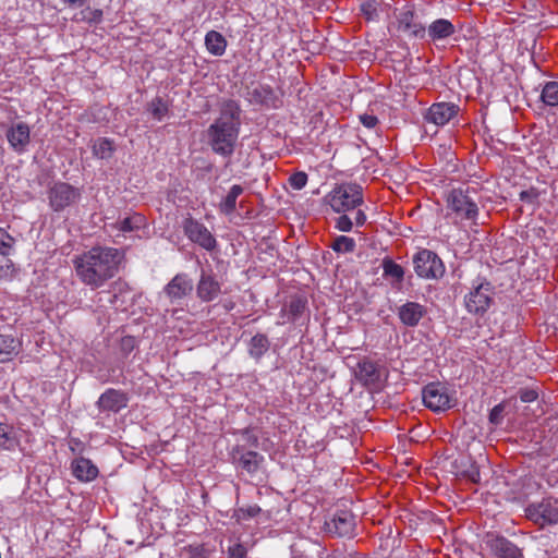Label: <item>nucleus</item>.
Listing matches in <instances>:
<instances>
[{"label":"nucleus","mask_w":558,"mask_h":558,"mask_svg":"<svg viewBox=\"0 0 558 558\" xmlns=\"http://www.w3.org/2000/svg\"><path fill=\"white\" fill-rule=\"evenodd\" d=\"M525 512L529 519L542 526L545 524H557L558 499L554 497L543 498L539 502L530 504Z\"/></svg>","instance_id":"0eeeda50"},{"label":"nucleus","mask_w":558,"mask_h":558,"mask_svg":"<svg viewBox=\"0 0 558 558\" xmlns=\"http://www.w3.org/2000/svg\"><path fill=\"white\" fill-rule=\"evenodd\" d=\"M184 234L193 243L198 244L206 251H213L217 246V241L210 231L199 221L193 218H186L183 222Z\"/></svg>","instance_id":"f8f14e48"},{"label":"nucleus","mask_w":558,"mask_h":558,"mask_svg":"<svg viewBox=\"0 0 558 558\" xmlns=\"http://www.w3.org/2000/svg\"><path fill=\"white\" fill-rule=\"evenodd\" d=\"M243 193V187L239 184H234L231 186L227 196L220 203V211L225 215H231L235 211L236 208V199Z\"/></svg>","instance_id":"c85d7f7f"},{"label":"nucleus","mask_w":558,"mask_h":558,"mask_svg":"<svg viewBox=\"0 0 558 558\" xmlns=\"http://www.w3.org/2000/svg\"><path fill=\"white\" fill-rule=\"evenodd\" d=\"M341 214L342 215L336 219V228L342 232H350L354 223L352 219L348 215H345V213Z\"/></svg>","instance_id":"c03bdc74"},{"label":"nucleus","mask_w":558,"mask_h":558,"mask_svg":"<svg viewBox=\"0 0 558 558\" xmlns=\"http://www.w3.org/2000/svg\"><path fill=\"white\" fill-rule=\"evenodd\" d=\"M102 10L90 9L89 7L81 10L73 16L75 22H86L88 24H99L102 21Z\"/></svg>","instance_id":"c756f323"},{"label":"nucleus","mask_w":558,"mask_h":558,"mask_svg":"<svg viewBox=\"0 0 558 558\" xmlns=\"http://www.w3.org/2000/svg\"><path fill=\"white\" fill-rule=\"evenodd\" d=\"M383 270L386 277H391L398 282H401L404 277V270L402 266L393 262L392 259L386 258L383 260Z\"/></svg>","instance_id":"c9c22d12"},{"label":"nucleus","mask_w":558,"mask_h":558,"mask_svg":"<svg viewBox=\"0 0 558 558\" xmlns=\"http://www.w3.org/2000/svg\"><path fill=\"white\" fill-rule=\"evenodd\" d=\"M114 150L113 142L109 138H98L93 145V154L100 159H109Z\"/></svg>","instance_id":"2f4dec72"},{"label":"nucleus","mask_w":558,"mask_h":558,"mask_svg":"<svg viewBox=\"0 0 558 558\" xmlns=\"http://www.w3.org/2000/svg\"><path fill=\"white\" fill-rule=\"evenodd\" d=\"M485 543L494 558H524L522 549L504 535L488 533Z\"/></svg>","instance_id":"9b49d317"},{"label":"nucleus","mask_w":558,"mask_h":558,"mask_svg":"<svg viewBox=\"0 0 558 558\" xmlns=\"http://www.w3.org/2000/svg\"><path fill=\"white\" fill-rule=\"evenodd\" d=\"M423 402L426 408L434 412H442L450 409L451 398L447 388L440 383H430L423 388Z\"/></svg>","instance_id":"9d476101"},{"label":"nucleus","mask_w":558,"mask_h":558,"mask_svg":"<svg viewBox=\"0 0 558 558\" xmlns=\"http://www.w3.org/2000/svg\"><path fill=\"white\" fill-rule=\"evenodd\" d=\"M205 46L209 53L220 57L226 52L227 40L216 31H209L205 36Z\"/></svg>","instance_id":"393cba45"},{"label":"nucleus","mask_w":558,"mask_h":558,"mask_svg":"<svg viewBox=\"0 0 558 558\" xmlns=\"http://www.w3.org/2000/svg\"><path fill=\"white\" fill-rule=\"evenodd\" d=\"M7 138L11 147L22 153L29 143V128L26 123L20 122L7 131Z\"/></svg>","instance_id":"412c9836"},{"label":"nucleus","mask_w":558,"mask_h":558,"mask_svg":"<svg viewBox=\"0 0 558 558\" xmlns=\"http://www.w3.org/2000/svg\"><path fill=\"white\" fill-rule=\"evenodd\" d=\"M539 192L532 187L530 190H524L520 193V199L527 204H535L538 199Z\"/></svg>","instance_id":"a18cd8bd"},{"label":"nucleus","mask_w":558,"mask_h":558,"mask_svg":"<svg viewBox=\"0 0 558 558\" xmlns=\"http://www.w3.org/2000/svg\"><path fill=\"white\" fill-rule=\"evenodd\" d=\"M325 201L335 213L341 214L350 211L363 204L362 187L355 183L337 184L325 196Z\"/></svg>","instance_id":"20e7f679"},{"label":"nucleus","mask_w":558,"mask_h":558,"mask_svg":"<svg viewBox=\"0 0 558 558\" xmlns=\"http://www.w3.org/2000/svg\"><path fill=\"white\" fill-rule=\"evenodd\" d=\"M240 105L232 99L221 104L218 118L205 131L206 143L211 151L222 158H231L235 151L241 129Z\"/></svg>","instance_id":"f03ea898"},{"label":"nucleus","mask_w":558,"mask_h":558,"mask_svg":"<svg viewBox=\"0 0 558 558\" xmlns=\"http://www.w3.org/2000/svg\"><path fill=\"white\" fill-rule=\"evenodd\" d=\"M461 474L472 483L476 484L481 481L480 468L475 462H470L469 465L461 471Z\"/></svg>","instance_id":"ea45409f"},{"label":"nucleus","mask_w":558,"mask_h":558,"mask_svg":"<svg viewBox=\"0 0 558 558\" xmlns=\"http://www.w3.org/2000/svg\"><path fill=\"white\" fill-rule=\"evenodd\" d=\"M147 110L155 120L161 121L168 114L169 107L162 98L156 97L148 104Z\"/></svg>","instance_id":"72a5a7b5"},{"label":"nucleus","mask_w":558,"mask_h":558,"mask_svg":"<svg viewBox=\"0 0 558 558\" xmlns=\"http://www.w3.org/2000/svg\"><path fill=\"white\" fill-rule=\"evenodd\" d=\"M19 445L14 427L8 423L0 422V449L12 451Z\"/></svg>","instance_id":"cd10ccee"},{"label":"nucleus","mask_w":558,"mask_h":558,"mask_svg":"<svg viewBox=\"0 0 558 558\" xmlns=\"http://www.w3.org/2000/svg\"><path fill=\"white\" fill-rule=\"evenodd\" d=\"M518 396H519L520 400L524 403L533 402L538 398V388L537 387L520 388L518 391Z\"/></svg>","instance_id":"a19ab883"},{"label":"nucleus","mask_w":558,"mask_h":558,"mask_svg":"<svg viewBox=\"0 0 558 558\" xmlns=\"http://www.w3.org/2000/svg\"><path fill=\"white\" fill-rule=\"evenodd\" d=\"M331 248L337 253H351L355 248V241L352 238L339 235L333 240Z\"/></svg>","instance_id":"e433bc0d"},{"label":"nucleus","mask_w":558,"mask_h":558,"mask_svg":"<svg viewBox=\"0 0 558 558\" xmlns=\"http://www.w3.org/2000/svg\"><path fill=\"white\" fill-rule=\"evenodd\" d=\"M307 301L301 296L293 298L288 305V315L291 322H296L305 312Z\"/></svg>","instance_id":"f704fd0d"},{"label":"nucleus","mask_w":558,"mask_h":558,"mask_svg":"<svg viewBox=\"0 0 558 558\" xmlns=\"http://www.w3.org/2000/svg\"><path fill=\"white\" fill-rule=\"evenodd\" d=\"M134 348V339L132 337H126L122 339V349L126 352H131Z\"/></svg>","instance_id":"603ef678"},{"label":"nucleus","mask_w":558,"mask_h":558,"mask_svg":"<svg viewBox=\"0 0 558 558\" xmlns=\"http://www.w3.org/2000/svg\"><path fill=\"white\" fill-rule=\"evenodd\" d=\"M62 2L71 8L82 7L86 0H62Z\"/></svg>","instance_id":"864d4df0"},{"label":"nucleus","mask_w":558,"mask_h":558,"mask_svg":"<svg viewBox=\"0 0 558 558\" xmlns=\"http://www.w3.org/2000/svg\"><path fill=\"white\" fill-rule=\"evenodd\" d=\"M359 120L366 129L369 130H374L379 123L378 118L369 113L360 114Z\"/></svg>","instance_id":"49530a36"},{"label":"nucleus","mask_w":558,"mask_h":558,"mask_svg":"<svg viewBox=\"0 0 558 558\" xmlns=\"http://www.w3.org/2000/svg\"><path fill=\"white\" fill-rule=\"evenodd\" d=\"M128 395L113 388L107 389L97 401V408L100 412H120L128 407Z\"/></svg>","instance_id":"a211bd4d"},{"label":"nucleus","mask_w":558,"mask_h":558,"mask_svg":"<svg viewBox=\"0 0 558 558\" xmlns=\"http://www.w3.org/2000/svg\"><path fill=\"white\" fill-rule=\"evenodd\" d=\"M270 341L264 333H256L252 337L248 343V354L256 361L260 360L262 356L269 350Z\"/></svg>","instance_id":"bb28decb"},{"label":"nucleus","mask_w":558,"mask_h":558,"mask_svg":"<svg viewBox=\"0 0 558 558\" xmlns=\"http://www.w3.org/2000/svg\"><path fill=\"white\" fill-rule=\"evenodd\" d=\"M124 259L122 250L95 245L73 259L77 278L92 290L99 289L117 276Z\"/></svg>","instance_id":"f257e3e1"},{"label":"nucleus","mask_w":558,"mask_h":558,"mask_svg":"<svg viewBox=\"0 0 558 558\" xmlns=\"http://www.w3.org/2000/svg\"><path fill=\"white\" fill-rule=\"evenodd\" d=\"M221 293V283L211 269H202L196 284V295L202 302H211Z\"/></svg>","instance_id":"dca6fc26"},{"label":"nucleus","mask_w":558,"mask_h":558,"mask_svg":"<svg viewBox=\"0 0 558 558\" xmlns=\"http://www.w3.org/2000/svg\"><path fill=\"white\" fill-rule=\"evenodd\" d=\"M542 101L549 107L558 106V82H547L542 89Z\"/></svg>","instance_id":"7c9ffc66"},{"label":"nucleus","mask_w":558,"mask_h":558,"mask_svg":"<svg viewBox=\"0 0 558 558\" xmlns=\"http://www.w3.org/2000/svg\"><path fill=\"white\" fill-rule=\"evenodd\" d=\"M289 183L294 190H302L307 183V174L303 171L295 172L289 178Z\"/></svg>","instance_id":"37998d69"},{"label":"nucleus","mask_w":558,"mask_h":558,"mask_svg":"<svg viewBox=\"0 0 558 558\" xmlns=\"http://www.w3.org/2000/svg\"><path fill=\"white\" fill-rule=\"evenodd\" d=\"M80 198L81 191L66 182H57L48 190L49 205L54 211H62Z\"/></svg>","instance_id":"6e6552de"},{"label":"nucleus","mask_w":558,"mask_h":558,"mask_svg":"<svg viewBox=\"0 0 558 558\" xmlns=\"http://www.w3.org/2000/svg\"><path fill=\"white\" fill-rule=\"evenodd\" d=\"M193 291V281L186 274H177L163 288L171 304H178Z\"/></svg>","instance_id":"2eb2a0df"},{"label":"nucleus","mask_w":558,"mask_h":558,"mask_svg":"<svg viewBox=\"0 0 558 558\" xmlns=\"http://www.w3.org/2000/svg\"><path fill=\"white\" fill-rule=\"evenodd\" d=\"M242 436L244 437V439L247 441V444L252 447H257L258 446V437L254 434H252V432L248 429V428H245L242 430Z\"/></svg>","instance_id":"09e8293b"},{"label":"nucleus","mask_w":558,"mask_h":558,"mask_svg":"<svg viewBox=\"0 0 558 558\" xmlns=\"http://www.w3.org/2000/svg\"><path fill=\"white\" fill-rule=\"evenodd\" d=\"M21 341L10 335H0V363L13 360L21 350Z\"/></svg>","instance_id":"b1692460"},{"label":"nucleus","mask_w":558,"mask_h":558,"mask_svg":"<svg viewBox=\"0 0 558 558\" xmlns=\"http://www.w3.org/2000/svg\"><path fill=\"white\" fill-rule=\"evenodd\" d=\"M447 218H451L454 225L463 221L476 223L478 206L470 196L469 190L452 189L446 196Z\"/></svg>","instance_id":"7ed1b4c3"},{"label":"nucleus","mask_w":558,"mask_h":558,"mask_svg":"<svg viewBox=\"0 0 558 558\" xmlns=\"http://www.w3.org/2000/svg\"><path fill=\"white\" fill-rule=\"evenodd\" d=\"M355 377L364 386L374 385L380 379V372L376 363L364 359L355 367Z\"/></svg>","instance_id":"4be33fe9"},{"label":"nucleus","mask_w":558,"mask_h":558,"mask_svg":"<svg viewBox=\"0 0 558 558\" xmlns=\"http://www.w3.org/2000/svg\"><path fill=\"white\" fill-rule=\"evenodd\" d=\"M14 243V238L0 227V254L4 256L10 255Z\"/></svg>","instance_id":"4c0bfd02"},{"label":"nucleus","mask_w":558,"mask_h":558,"mask_svg":"<svg viewBox=\"0 0 558 558\" xmlns=\"http://www.w3.org/2000/svg\"><path fill=\"white\" fill-rule=\"evenodd\" d=\"M415 274L424 279H438L445 274L440 257L433 251L423 248L413 256Z\"/></svg>","instance_id":"39448f33"},{"label":"nucleus","mask_w":558,"mask_h":558,"mask_svg":"<svg viewBox=\"0 0 558 558\" xmlns=\"http://www.w3.org/2000/svg\"><path fill=\"white\" fill-rule=\"evenodd\" d=\"M260 512V508L258 506H250L247 509H246V514L247 517L250 518H254L256 517L258 513Z\"/></svg>","instance_id":"5fc2aeb1"},{"label":"nucleus","mask_w":558,"mask_h":558,"mask_svg":"<svg viewBox=\"0 0 558 558\" xmlns=\"http://www.w3.org/2000/svg\"><path fill=\"white\" fill-rule=\"evenodd\" d=\"M144 222L145 218L143 215L134 214L117 221V227L122 232H131L138 230L142 226H144Z\"/></svg>","instance_id":"473e14b6"},{"label":"nucleus","mask_w":558,"mask_h":558,"mask_svg":"<svg viewBox=\"0 0 558 558\" xmlns=\"http://www.w3.org/2000/svg\"><path fill=\"white\" fill-rule=\"evenodd\" d=\"M355 530V518L348 510L337 511L329 520L325 521V531L338 537H352Z\"/></svg>","instance_id":"ddd939ff"},{"label":"nucleus","mask_w":558,"mask_h":558,"mask_svg":"<svg viewBox=\"0 0 558 558\" xmlns=\"http://www.w3.org/2000/svg\"><path fill=\"white\" fill-rule=\"evenodd\" d=\"M247 550L242 544H234L228 549L229 558H246Z\"/></svg>","instance_id":"de8ad7c7"},{"label":"nucleus","mask_w":558,"mask_h":558,"mask_svg":"<svg viewBox=\"0 0 558 558\" xmlns=\"http://www.w3.org/2000/svg\"><path fill=\"white\" fill-rule=\"evenodd\" d=\"M505 409H506L505 402H501V403L495 405L490 410L489 415H488L489 423L495 426L500 425L504 421Z\"/></svg>","instance_id":"58836bf2"},{"label":"nucleus","mask_w":558,"mask_h":558,"mask_svg":"<svg viewBox=\"0 0 558 558\" xmlns=\"http://www.w3.org/2000/svg\"><path fill=\"white\" fill-rule=\"evenodd\" d=\"M493 288L489 282L474 287L465 296V306L470 313L482 314L487 311L492 302Z\"/></svg>","instance_id":"4468645a"},{"label":"nucleus","mask_w":558,"mask_h":558,"mask_svg":"<svg viewBox=\"0 0 558 558\" xmlns=\"http://www.w3.org/2000/svg\"><path fill=\"white\" fill-rule=\"evenodd\" d=\"M539 0H523V8L529 12H537Z\"/></svg>","instance_id":"8fccbe9b"},{"label":"nucleus","mask_w":558,"mask_h":558,"mask_svg":"<svg viewBox=\"0 0 558 558\" xmlns=\"http://www.w3.org/2000/svg\"><path fill=\"white\" fill-rule=\"evenodd\" d=\"M377 5L378 4L376 1H366L361 4V12L366 17V20H375L378 16Z\"/></svg>","instance_id":"79ce46f5"},{"label":"nucleus","mask_w":558,"mask_h":558,"mask_svg":"<svg viewBox=\"0 0 558 558\" xmlns=\"http://www.w3.org/2000/svg\"><path fill=\"white\" fill-rule=\"evenodd\" d=\"M73 475L81 482H90L98 476V468L86 458H76L72 462Z\"/></svg>","instance_id":"5701e85b"},{"label":"nucleus","mask_w":558,"mask_h":558,"mask_svg":"<svg viewBox=\"0 0 558 558\" xmlns=\"http://www.w3.org/2000/svg\"><path fill=\"white\" fill-rule=\"evenodd\" d=\"M366 222V214L362 209H357L354 214V223L362 227Z\"/></svg>","instance_id":"3c124183"},{"label":"nucleus","mask_w":558,"mask_h":558,"mask_svg":"<svg viewBox=\"0 0 558 558\" xmlns=\"http://www.w3.org/2000/svg\"><path fill=\"white\" fill-rule=\"evenodd\" d=\"M427 315V308L423 304L414 301H407L397 307V316L401 324L408 328H415L420 322Z\"/></svg>","instance_id":"f3484780"},{"label":"nucleus","mask_w":558,"mask_h":558,"mask_svg":"<svg viewBox=\"0 0 558 558\" xmlns=\"http://www.w3.org/2000/svg\"><path fill=\"white\" fill-rule=\"evenodd\" d=\"M397 29L408 38L426 39V26L416 11L411 7H403L396 14Z\"/></svg>","instance_id":"423d86ee"},{"label":"nucleus","mask_w":558,"mask_h":558,"mask_svg":"<svg viewBox=\"0 0 558 558\" xmlns=\"http://www.w3.org/2000/svg\"><path fill=\"white\" fill-rule=\"evenodd\" d=\"M193 558H202L198 554H195Z\"/></svg>","instance_id":"6e6d98bb"},{"label":"nucleus","mask_w":558,"mask_h":558,"mask_svg":"<svg viewBox=\"0 0 558 558\" xmlns=\"http://www.w3.org/2000/svg\"><path fill=\"white\" fill-rule=\"evenodd\" d=\"M231 462L238 470L255 476L264 463V456L253 450H245L244 446L236 445L230 452Z\"/></svg>","instance_id":"1a4fd4ad"},{"label":"nucleus","mask_w":558,"mask_h":558,"mask_svg":"<svg viewBox=\"0 0 558 558\" xmlns=\"http://www.w3.org/2000/svg\"><path fill=\"white\" fill-rule=\"evenodd\" d=\"M252 97L256 104L271 108L278 107L279 99L275 95L274 89L268 85H262L254 88Z\"/></svg>","instance_id":"a878e982"},{"label":"nucleus","mask_w":558,"mask_h":558,"mask_svg":"<svg viewBox=\"0 0 558 558\" xmlns=\"http://www.w3.org/2000/svg\"><path fill=\"white\" fill-rule=\"evenodd\" d=\"M456 32L457 28L454 24L451 21L441 17L433 21L426 27V38H428L429 41L437 44L447 40Z\"/></svg>","instance_id":"aec40b11"},{"label":"nucleus","mask_w":558,"mask_h":558,"mask_svg":"<svg viewBox=\"0 0 558 558\" xmlns=\"http://www.w3.org/2000/svg\"><path fill=\"white\" fill-rule=\"evenodd\" d=\"M459 112V107L452 102H437L429 107L425 119L436 125L447 124Z\"/></svg>","instance_id":"6ab92c4d"}]
</instances>
